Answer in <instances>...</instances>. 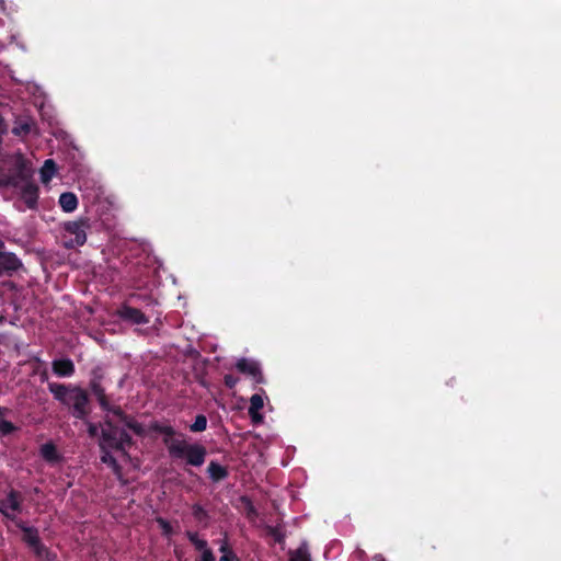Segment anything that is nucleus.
Masks as SVG:
<instances>
[{
	"instance_id": "obj_1",
	"label": "nucleus",
	"mask_w": 561,
	"mask_h": 561,
	"mask_svg": "<svg viewBox=\"0 0 561 561\" xmlns=\"http://www.w3.org/2000/svg\"><path fill=\"white\" fill-rule=\"evenodd\" d=\"M151 430L158 434L164 435L163 444L173 459H184L186 465L201 467L204 465L207 449L202 444H190L185 439H176V431L171 425L153 423Z\"/></svg>"
},
{
	"instance_id": "obj_2",
	"label": "nucleus",
	"mask_w": 561,
	"mask_h": 561,
	"mask_svg": "<svg viewBox=\"0 0 561 561\" xmlns=\"http://www.w3.org/2000/svg\"><path fill=\"white\" fill-rule=\"evenodd\" d=\"M48 390L54 399L71 410V415L85 421L91 413L90 396L88 390L78 385L48 382Z\"/></svg>"
},
{
	"instance_id": "obj_3",
	"label": "nucleus",
	"mask_w": 561,
	"mask_h": 561,
	"mask_svg": "<svg viewBox=\"0 0 561 561\" xmlns=\"http://www.w3.org/2000/svg\"><path fill=\"white\" fill-rule=\"evenodd\" d=\"M32 181L31 163L22 156L18 154L14 159L13 167L10 174H5V181L2 183L3 187L18 188L21 185Z\"/></svg>"
},
{
	"instance_id": "obj_4",
	"label": "nucleus",
	"mask_w": 561,
	"mask_h": 561,
	"mask_svg": "<svg viewBox=\"0 0 561 561\" xmlns=\"http://www.w3.org/2000/svg\"><path fill=\"white\" fill-rule=\"evenodd\" d=\"M91 228L90 219L81 217L77 220L67 221L64 224V229L67 233L75 236L73 239L67 241L65 247L67 249H73L81 247L87 241V231Z\"/></svg>"
},
{
	"instance_id": "obj_5",
	"label": "nucleus",
	"mask_w": 561,
	"mask_h": 561,
	"mask_svg": "<svg viewBox=\"0 0 561 561\" xmlns=\"http://www.w3.org/2000/svg\"><path fill=\"white\" fill-rule=\"evenodd\" d=\"M104 379V373L101 367H95L91 370V377L89 380V389L91 393L96 398L101 409L108 407V397L105 392V388L102 385Z\"/></svg>"
},
{
	"instance_id": "obj_6",
	"label": "nucleus",
	"mask_w": 561,
	"mask_h": 561,
	"mask_svg": "<svg viewBox=\"0 0 561 561\" xmlns=\"http://www.w3.org/2000/svg\"><path fill=\"white\" fill-rule=\"evenodd\" d=\"M22 511V495L11 489L5 499L0 500V513L8 519L14 520L15 514Z\"/></svg>"
},
{
	"instance_id": "obj_7",
	"label": "nucleus",
	"mask_w": 561,
	"mask_h": 561,
	"mask_svg": "<svg viewBox=\"0 0 561 561\" xmlns=\"http://www.w3.org/2000/svg\"><path fill=\"white\" fill-rule=\"evenodd\" d=\"M236 369L239 373L251 377L253 382L256 385H261V383L265 382V378L263 376L260 363L254 359H250V358H245V357L238 359L236 363Z\"/></svg>"
},
{
	"instance_id": "obj_8",
	"label": "nucleus",
	"mask_w": 561,
	"mask_h": 561,
	"mask_svg": "<svg viewBox=\"0 0 561 561\" xmlns=\"http://www.w3.org/2000/svg\"><path fill=\"white\" fill-rule=\"evenodd\" d=\"M119 427L114 424L110 417H105L104 426L101 430V437L99 442L100 449L113 448L118 446L117 436Z\"/></svg>"
},
{
	"instance_id": "obj_9",
	"label": "nucleus",
	"mask_w": 561,
	"mask_h": 561,
	"mask_svg": "<svg viewBox=\"0 0 561 561\" xmlns=\"http://www.w3.org/2000/svg\"><path fill=\"white\" fill-rule=\"evenodd\" d=\"M22 266V261L14 253L0 251V276H11Z\"/></svg>"
},
{
	"instance_id": "obj_10",
	"label": "nucleus",
	"mask_w": 561,
	"mask_h": 561,
	"mask_svg": "<svg viewBox=\"0 0 561 561\" xmlns=\"http://www.w3.org/2000/svg\"><path fill=\"white\" fill-rule=\"evenodd\" d=\"M19 188L21 191V198L25 203L26 207L28 209H36L39 192L38 185L31 181L21 185Z\"/></svg>"
},
{
	"instance_id": "obj_11",
	"label": "nucleus",
	"mask_w": 561,
	"mask_h": 561,
	"mask_svg": "<svg viewBox=\"0 0 561 561\" xmlns=\"http://www.w3.org/2000/svg\"><path fill=\"white\" fill-rule=\"evenodd\" d=\"M118 316L123 320L129 321L134 324H147L149 322V318L146 317L140 309L128 305H123L121 307Z\"/></svg>"
},
{
	"instance_id": "obj_12",
	"label": "nucleus",
	"mask_w": 561,
	"mask_h": 561,
	"mask_svg": "<svg viewBox=\"0 0 561 561\" xmlns=\"http://www.w3.org/2000/svg\"><path fill=\"white\" fill-rule=\"evenodd\" d=\"M51 369L53 373L58 377H71L76 371L75 364L70 358L53 360Z\"/></svg>"
},
{
	"instance_id": "obj_13",
	"label": "nucleus",
	"mask_w": 561,
	"mask_h": 561,
	"mask_svg": "<svg viewBox=\"0 0 561 561\" xmlns=\"http://www.w3.org/2000/svg\"><path fill=\"white\" fill-rule=\"evenodd\" d=\"M35 123L31 117H18L12 127V134L18 137H26L31 134Z\"/></svg>"
},
{
	"instance_id": "obj_14",
	"label": "nucleus",
	"mask_w": 561,
	"mask_h": 561,
	"mask_svg": "<svg viewBox=\"0 0 561 561\" xmlns=\"http://www.w3.org/2000/svg\"><path fill=\"white\" fill-rule=\"evenodd\" d=\"M16 525L23 533L22 540L28 546L30 549L36 543H39L41 537L36 527L26 526L24 523H18Z\"/></svg>"
},
{
	"instance_id": "obj_15",
	"label": "nucleus",
	"mask_w": 561,
	"mask_h": 561,
	"mask_svg": "<svg viewBox=\"0 0 561 561\" xmlns=\"http://www.w3.org/2000/svg\"><path fill=\"white\" fill-rule=\"evenodd\" d=\"M39 455L45 461L49 463H56L61 459L57 447L53 442L43 444L39 448Z\"/></svg>"
},
{
	"instance_id": "obj_16",
	"label": "nucleus",
	"mask_w": 561,
	"mask_h": 561,
	"mask_svg": "<svg viewBox=\"0 0 561 561\" xmlns=\"http://www.w3.org/2000/svg\"><path fill=\"white\" fill-rule=\"evenodd\" d=\"M207 473L213 482L225 480L229 476L227 467L211 460L207 467Z\"/></svg>"
},
{
	"instance_id": "obj_17",
	"label": "nucleus",
	"mask_w": 561,
	"mask_h": 561,
	"mask_svg": "<svg viewBox=\"0 0 561 561\" xmlns=\"http://www.w3.org/2000/svg\"><path fill=\"white\" fill-rule=\"evenodd\" d=\"M113 448H104V449H100L101 450V461L108 466L115 476H117L118 478L122 476V466L118 463V461L116 460V458L111 454V450Z\"/></svg>"
},
{
	"instance_id": "obj_18",
	"label": "nucleus",
	"mask_w": 561,
	"mask_h": 561,
	"mask_svg": "<svg viewBox=\"0 0 561 561\" xmlns=\"http://www.w3.org/2000/svg\"><path fill=\"white\" fill-rule=\"evenodd\" d=\"M59 206L66 213H71L78 207V197L75 193L65 192L59 196Z\"/></svg>"
},
{
	"instance_id": "obj_19",
	"label": "nucleus",
	"mask_w": 561,
	"mask_h": 561,
	"mask_svg": "<svg viewBox=\"0 0 561 561\" xmlns=\"http://www.w3.org/2000/svg\"><path fill=\"white\" fill-rule=\"evenodd\" d=\"M192 515L197 523L202 524L204 528L208 527L209 514L201 504H193Z\"/></svg>"
},
{
	"instance_id": "obj_20",
	"label": "nucleus",
	"mask_w": 561,
	"mask_h": 561,
	"mask_svg": "<svg viewBox=\"0 0 561 561\" xmlns=\"http://www.w3.org/2000/svg\"><path fill=\"white\" fill-rule=\"evenodd\" d=\"M36 558L43 561H53L55 559V554L42 542L36 543L31 548Z\"/></svg>"
},
{
	"instance_id": "obj_21",
	"label": "nucleus",
	"mask_w": 561,
	"mask_h": 561,
	"mask_svg": "<svg viewBox=\"0 0 561 561\" xmlns=\"http://www.w3.org/2000/svg\"><path fill=\"white\" fill-rule=\"evenodd\" d=\"M8 412L7 408L0 407V434L3 436L14 433L18 427L10 421L3 419V415Z\"/></svg>"
},
{
	"instance_id": "obj_22",
	"label": "nucleus",
	"mask_w": 561,
	"mask_h": 561,
	"mask_svg": "<svg viewBox=\"0 0 561 561\" xmlns=\"http://www.w3.org/2000/svg\"><path fill=\"white\" fill-rule=\"evenodd\" d=\"M57 171L56 163L51 159H47L41 169V178L44 183L50 181Z\"/></svg>"
},
{
	"instance_id": "obj_23",
	"label": "nucleus",
	"mask_w": 561,
	"mask_h": 561,
	"mask_svg": "<svg viewBox=\"0 0 561 561\" xmlns=\"http://www.w3.org/2000/svg\"><path fill=\"white\" fill-rule=\"evenodd\" d=\"M124 425L133 431L136 435L138 436H144L146 431H145V427L141 423H139L137 420H135V417L130 416V415H126V419L123 420Z\"/></svg>"
},
{
	"instance_id": "obj_24",
	"label": "nucleus",
	"mask_w": 561,
	"mask_h": 561,
	"mask_svg": "<svg viewBox=\"0 0 561 561\" xmlns=\"http://www.w3.org/2000/svg\"><path fill=\"white\" fill-rule=\"evenodd\" d=\"M118 446L114 447V450L125 451L126 446L133 445V438L125 428H121L117 436Z\"/></svg>"
},
{
	"instance_id": "obj_25",
	"label": "nucleus",
	"mask_w": 561,
	"mask_h": 561,
	"mask_svg": "<svg viewBox=\"0 0 561 561\" xmlns=\"http://www.w3.org/2000/svg\"><path fill=\"white\" fill-rule=\"evenodd\" d=\"M118 446L114 447V450L125 451L126 446L133 445V438L125 428H121L117 436Z\"/></svg>"
},
{
	"instance_id": "obj_26",
	"label": "nucleus",
	"mask_w": 561,
	"mask_h": 561,
	"mask_svg": "<svg viewBox=\"0 0 561 561\" xmlns=\"http://www.w3.org/2000/svg\"><path fill=\"white\" fill-rule=\"evenodd\" d=\"M186 538L190 540V542L194 546V548L198 551L207 548V541L204 539H201L198 537V534L195 531L186 530L185 533Z\"/></svg>"
},
{
	"instance_id": "obj_27",
	"label": "nucleus",
	"mask_w": 561,
	"mask_h": 561,
	"mask_svg": "<svg viewBox=\"0 0 561 561\" xmlns=\"http://www.w3.org/2000/svg\"><path fill=\"white\" fill-rule=\"evenodd\" d=\"M129 300L135 305L151 306L156 304V300L148 294H133Z\"/></svg>"
},
{
	"instance_id": "obj_28",
	"label": "nucleus",
	"mask_w": 561,
	"mask_h": 561,
	"mask_svg": "<svg viewBox=\"0 0 561 561\" xmlns=\"http://www.w3.org/2000/svg\"><path fill=\"white\" fill-rule=\"evenodd\" d=\"M207 427V417L204 414H198L195 417V421L190 425V431L194 433H199L205 431Z\"/></svg>"
},
{
	"instance_id": "obj_29",
	"label": "nucleus",
	"mask_w": 561,
	"mask_h": 561,
	"mask_svg": "<svg viewBox=\"0 0 561 561\" xmlns=\"http://www.w3.org/2000/svg\"><path fill=\"white\" fill-rule=\"evenodd\" d=\"M264 407L263 398L260 393H255L250 398V407L248 412H257L261 411Z\"/></svg>"
},
{
	"instance_id": "obj_30",
	"label": "nucleus",
	"mask_w": 561,
	"mask_h": 561,
	"mask_svg": "<svg viewBox=\"0 0 561 561\" xmlns=\"http://www.w3.org/2000/svg\"><path fill=\"white\" fill-rule=\"evenodd\" d=\"M157 523L161 529V533L164 537H170L173 535V527L167 519L162 517L157 518Z\"/></svg>"
},
{
	"instance_id": "obj_31",
	"label": "nucleus",
	"mask_w": 561,
	"mask_h": 561,
	"mask_svg": "<svg viewBox=\"0 0 561 561\" xmlns=\"http://www.w3.org/2000/svg\"><path fill=\"white\" fill-rule=\"evenodd\" d=\"M102 410L117 416L119 422H123V420H125L127 415L119 405H112L110 401L108 407Z\"/></svg>"
},
{
	"instance_id": "obj_32",
	"label": "nucleus",
	"mask_w": 561,
	"mask_h": 561,
	"mask_svg": "<svg viewBox=\"0 0 561 561\" xmlns=\"http://www.w3.org/2000/svg\"><path fill=\"white\" fill-rule=\"evenodd\" d=\"M268 534L278 543H282L285 540V535L282 533L279 527H270L268 528Z\"/></svg>"
},
{
	"instance_id": "obj_33",
	"label": "nucleus",
	"mask_w": 561,
	"mask_h": 561,
	"mask_svg": "<svg viewBox=\"0 0 561 561\" xmlns=\"http://www.w3.org/2000/svg\"><path fill=\"white\" fill-rule=\"evenodd\" d=\"M220 551L222 552V556L220 557L219 561H231L234 558L233 552L227 545H222L220 547Z\"/></svg>"
},
{
	"instance_id": "obj_34",
	"label": "nucleus",
	"mask_w": 561,
	"mask_h": 561,
	"mask_svg": "<svg viewBox=\"0 0 561 561\" xmlns=\"http://www.w3.org/2000/svg\"><path fill=\"white\" fill-rule=\"evenodd\" d=\"M238 382L239 378L231 374L225 375L224 377V383L228 389H233Z\"/></svg>"
},
{
	"instance_id": "obj_35",
	"label": "nucleus",
	"mask_w": 561,
	"mask_h": 561,
	"mask_svg": "<svg viewBox=\"0 0 561 561\" xmlns=\"http://www.w3.org/2000/svg\"><path fill=\"white\" fill-rule=\"evenodd\" d=\"M201 551H202L201 561H215V556L208 547Z\"/></svg>"
},
{
	"instance_id": "obj_36",
	"label": "nucleus",
	"mask_w": 561,
	"mask_h": 561,
	"mask_svg": "<svg viewBox=\"0 0 561 561\" xmlns=\"http://www.w3.org/2000/svg\"><path fill=\"white\" fill-rule=\"evenodd\" d=\"M88 434L90 437H95L99 434V425L95 423H88Z\"/></svg>"
},
{
	"instance_id": "obj_37",
	"label": "nucleus",
	"mask_w": 561,
	"mask_h": 561,
	"mask_svg": "<svg viewBox=\"0 0 561 561\" xmlns=\"http://www.w3.org/2000/svg\"><path fill=\"white\" fill-rule=\"evenodd\" d=\"M290 561H310L308 556L304 553L302 551H297L295 556L290 558Z\"/></svg>"
},
{
	"instance_id": "obj_38",
	"label": "nucleus",
	"mask_w": 561,
	"mask_h": 561,
	"mask_svg": "<svg viewBox=\"0 0 561 561\" xmlns=\"http://www.w3.org/2000/svg\"><path fill=\"white\" fill-rule=\"evenodd\" d=\"M252 422L257 424V423H261L263 421V415L260 413V411L257 412H248Z\"/></svg>"
},
{
	"instance_id": "obj_39",
	"label": "nucleus",
	"mask_w": 561,
	"mask_h": 561,
	"mask_svg": "<svg viewBox=\"0 0 561 561\" xmlns=\"http://www.w3.org/2000/svg\"><path fill=\"white\" fill-rule=\"evenodd\" d=\"M5 181V173H3L2 169L0 168V187L2 186V183Z\"/></svg>"
},
{
	"instance_id": "obj_40",
	"label": "nucleus",
	"mask_w": 561,
	"mask_h": 561,
	"mask_svg": "<svg viewBox=\"0 0 561 561\" xmlns=\"http://www.w3.org/2000/svg\"><path fill=\"white\" fill-rule=\"evenodd\" d=\"M1 247H3V242H2V241H0V248H1Z\"/></svg>"
}]
</instances>
